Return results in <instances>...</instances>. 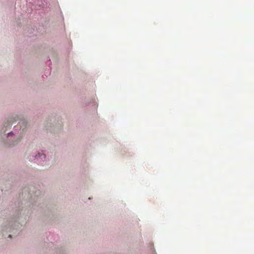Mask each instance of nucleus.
<instances>
[{"instance_id": "obj_1", "label": "nucleus", "mask_w": 254, "mask_h": 254, "mask_svg": "<svg viewBox=\"0 0 254 254\" xmlns=\"http://www.w3.org/2000/svg\"><path fill=\"white\" fill-rule=\"evenodd\" d=\"M39 157H41V158L42 159L43 158H45V155H43V154H42V155H40V154H38V156H37H37H36V159H37V160L38 159V158H39Z\"/></svg>"}, {"instance_id": "obj_2", "label": "nucleus", "mask_w": 254, "mask_h": 254, "mask_svg": "<svg viewBox=\"0 0 254 254\" xmlns=\"http://www.w3.org/2000/svg\"><path fill=\"white\" fill-rule=\"evenodd\" d=\"M8 237H9V238H11V235H9Z\"/></svg>"}]
</instances>
